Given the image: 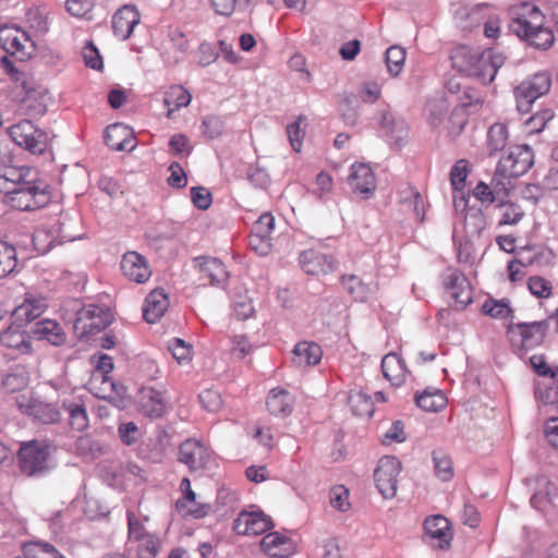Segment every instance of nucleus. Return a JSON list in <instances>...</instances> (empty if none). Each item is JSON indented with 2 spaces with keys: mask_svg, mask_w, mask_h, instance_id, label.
I'll return each mask as SVG.
<instances>
[{
  "mask_svg": "<svg viewBox=\"0 0 558 558\" xmlns=\"http://www.w3.org/2000/svg\"><path fill=\"white\" fill-rule=\"evenodd\" d=\"M444 287L458 308L472 302V289L466 277L458 269L448 268L442 276Z\"/></svg>",
  "mask_w": 558,
  "mask_h": 558,
  "instance_id": "12",
  "label": "nucleus"
},
{
  "mask_svg": "<svg viewBox=\"0 0 558 558\" xmlns=\"http://www.w3.org/2000/svg\"><path fill=\"white\" fill-rule=\"evenodd\" d=\"M448 109V104L442 97L429 100L427 104L428 123L433 128L440 125L447 116Z\"/></svg>",
  "mask_w": 558,
  "mask_h": 558,
  "instance_id": "45",
  "label": "nucleus"
},
{
  "mask_svg": "<svg viewBox=\"0 0 558 558\" xmlns=\"http://www.w3.org/2000/svg\"><path fill=\"white\" fill-rule=\"evenodd\" d=\"M342 284L348 293L359 302H365L378 290V284L374 280H364L355 275L342 277Z\"/></svg>",
  "mask_w": 558,
  "mask_h": 558,
  "instance_id": "25",
  "label": "nucleus"
},
{
  "mask_svg": "<svg viewBox=\"0 0 558 558\" xmlns=\"http://www.w3.org/2000/svg\"><path fill=\"white\" fill-rule=\"evenodd\" d=\"M123 275L131 281L143 283L151 276V270L144 256L136 252H128L121 260Z\"/></svg>",
  "mask_w": 558,
  "mask_h": 558,
  "instance_id": "21",
  "label": "nucleus"
},
{
  "mask_svg": "<svg viewBox=\"0 0 558 558\" xmlns=\"http://www.w3.org/2000/svg\"><path fill=\"white\" fill-rule=\"evenodd\" d=\"M105 141L109 148L117 151H131L136 146L131 129L123 123L109 125L105 132Z\"/></svg>",
  "mask_w": 558,
  "mask_h": 558,
  "instance_id": "22",
  "label": "nucleus"
},
{
  "mask_svg": "<svg viewBox=\"0 0 558 558\" xmlns=\"http://www.w3.org/2000/svg\"><path fill=\"white\" fill-rule=\"evenodd\" d=\"M266 405L276 416H287L292 412L293 398L284 389L275 388L267 398Z\"/></svg>",
  "mask_w": 558,
  "mask_h": 558,
  "instance_id": "30",
  "label": "nucleus"
},
{
  "mask_svg": "<svg viewBox=\"0 0 558 558\" xmlns=\"http://www.w3.org/2000/svg\"><path fill=\"white\" fill-rule=\"evenodd\" d=\"M468 174V161L464 159L458 160L450 172V182L456 192L462 190Z\"/></svg>",
  "mask_w": 558,
  "mask_h": 558,
  "instance_id": "50",
  "label": "nucleus"
},
{
  "mask_svg": "<svg viewBox=\"0 0 558 558\" xmlns=\"http://www.w3.org/2000/svg\"><path fill=\"white\" fill-rule=\"evenodd\" d=\"M194 263L201 274V280H207L211 286H223L227 282L229 272L220 259L215 257H196Z\"/></svg>",
  "mask_w": 558,
  "mask_h": 558,
  "instance_id": "20",
  "label": "nucleus"
},
{
  "mask_svg": "<svg viewBox=\"0 0 558 558\" xmlns=\"http://www.w3.org/2000/svg\"><path fill=\"white\" fill-rule=\"evenodd\" d=\"M192 100V95L183 86H171L165 94L163 104L168 107L167 117L172 118L173 112L180 108L187 107Z\"/></svg>",
  "mask_w": 558,
  "mask_h": 558,
  "instance_id": "32",
  "label": "nucleus"
},
{
  "mask_svg": "<svg viewBox=\"0 0 558 558\" xmlns=\"http://www.w3.org/2000/svg\"><path fill=\"white\" fill-rule=\"evenodd\" d=\"M544 435L547 442L558 451V416L547 418Z\"/></svg>",
  "mask_w": 558,
  "mask_h": 558,
  "instance_id": "64",
  "label": "nucleus"
},
{
  "mask_svg": "<svg viewBox=\"0 0 558 558\" xmlns=\"http://www.w3.org/2000/svg\"><path fill=\"white\" fill-rule=\"evenodd\" d=\"M405 56V50L400 46H391L387 49L385 61L387 70L392 76H398L403 70Z\"/></svg>",
  "mask_w": 558,
  "mask_h": 558,
  "instance_id": "43",
  "label": "nucleus"
},
{
  "mask_svg": "<svg viewBox=\"0 0 558 558\" xmlns=\"http://www.w3.org/2000/svg\"><path fill=\"white\" fill-rule=\"evenodd\" d=\"M511 29L520 37L529 29H536L544 25L545 16L541 10L532 3H521L512 9Z\"/></svg>",
  "mask_w": 558,
  "mask_h": 558,
  "instance_id": "13",
  "label": "nucleus"
},
{
  "mask_svg": "<svg viewBox=\"0 0 558 558\" xmlns=\"http://www.w3.org/2000/svg\"><path fill=\"white\" fill-rule=\"evenodd\" d=\"M451 62L459 72L477 77L483 84H489L494 81L498 69L502 66L505 56L492 49L480 51L460 46L453 50Z\"/></svg>",
  "mask_w": 558,
  "mask_h": 558,
  "instance_id": "1",
  "label": "nucleus"
},
{
  "mask_svg": "<svg viewBox=\"0 0 558 558\" xmlns=\"http://www.w3.org/2000/svg\"><path fill=\"white\" fill-rule=\"evenodd\" d=\"M32 333L38 340H47L53 345H61L65 342V333L62 327L51 319H44L36 323L32 329Z\"/></svg>",
  "mask_w": 558,
  "mask_h": 558,
  "instance_id": "29",
  "label": "nucleus"
},
{
  "mask_svg": "<svg viewBox=\"0 0 558 558\" xmlns=\"http://www.w3.org/2000/svg\"><path fill=\"white\" fill-rule=\"evenodd\" d=\"M482 313L492 318L504 319L511 314V308L507 300L487 299L482 305Z\"/></svg>",
  "mask_w": 558,
  "mask_h": 558,
  "instance_id": "46",
  "label": "nucleus"
},
{
  "mask_svg": "<svg viewBox=\"0 0 558 558\" xmlns=\"http://www.w3.org/2000/svg\"><path fill=\"white\" fill-rule=\"evenodd\" d=\"M272 238L268 235H263L259 233H255L251 231L250 235V246L260 256H266L270 253L272 243Z\"/></svg>",
  "mask_w": 558,
  "mask_h": 558,
  "instance_id": "51",
  "label": "nucleus"
},
{
  "mask_svg": "<svg viewBox=\"0 0 558 558\" xmlns=\"http://www.w3.org/2000/svg\"><path fill=\"white\" fill-rule=\"evenodd\" d=\"M418 408L427 412H437L446 405V398L440 390H424L415 398Z\"/></svg>",
  "mask_w": 558,
  "mask_h": 558,
  "instance_id": "36",
  "label": "nucleus"
},
{
  "mask_svg": "<svg viewBox=\"0 0 558 558\" xmlns=\"http://www.w3.org/2000/svg\"><path fill=\"white\" fill-rule=\"evenodd\" d=\"M348 180L353 192L362 194L365 198L373 195L376 190V178L367 163L352 165Z\"/></svg>",
  "mask_w": 558,
  "mask_h": 558,
  "instance_id": "18",
  "label": "nucleus"
},
{
  "mask_svg": "<svg viewBox=\"0 0 558 558\" xmlns=\"http://www.w3.org/2000/svg\"><path fill=\"white\" fill-rule=\"evenodd\" d=\"M143 409L150 417H160L167 409V403L160 391L149 389L144 396Z\"/></svg>",
  "mask_w": 558,
  "mask_h": 558,
  "instance_id": "38",
  "label": "nucleus"
},
{
  "mask_svg": "<svg viewBox=\"0 0 558 558\" xmlns=\"http://www.w3.org/2000/svg\"><path fill=\"white\" fill-rule=\"evenodd\" d=\"M553 118H554V113L551 110H544V111H541V112L532 116L526 121L529 131L535 132V133L541 132L546 126L547 122L550 121Z\"/></svg>",
  "mask_w": 558,
  "mask_h": 558,
  "instance_id": "62",
  "label": "nucleus"
},
{
  "mask_svg": "<svg viewBox=\"0 0 558 558\" xmlns=\"http://www.w3.org/2000/svg\"><path fill=\"white\" fill-rule=\"evenodd\" d=\"M302 117H299L298 121L289 124L287 126V134L289 142L294 151L299 153L302 147V140L304 136V131L301 129Z\"/></svg>",
  "mask_w": 558,
  "mask_h": 558,
  "instance_id": "59",
  "label": "nucleus"
},
{
  "mask_svg": "<svg viewBox=\"0 0 558 558\" xmlns=\"http://www.w3.org/2000/svg\"><path fill=\"white\" fill-rule=\"evenodd\" d=\"M14 558H65L54 546L44 542H29L22 548L21 555Z\"/></svg>",
  "mask_w": 558,
  "mask_h": 558,
  "instance_id": "33",
  "label": "nucleus"
},
{
  "mask_svg": "<svg viewBox=\"0 0 558 558\" xmlns=\"http://www.w3.org/2000/svg\"><path fill=\"white\" fill-rule=\"evenodd\" d=\"M16 265L15 248L11 244L0 241V279L13 272Z\"/></svg>",
  "mask_w": 558,
  "mask_h": 558,
  "instance_id": "42",
  "label": "nucleus"
},
{
  "mask_svg": "<svg viewBox=\"0 0 558 558\" xmlns=\"http://www.w3.org/2000/svg\"><path fill=\"white\" fill-rule=\"evenodd\" d=\"M59 401L69 414V424L72 429L83 432L88 428L89 416L87 413V404L82 396L62 393Z\"/></svg>",
  "mask_w": 558,
  "mask_h": 558,
  "instance_id": "15",
  "label": "nucleus"
},
{
  "mask_svg": "<svg viewBox=\"0 0 558 558\" xmlns=\"http://www.w3.org/2000/svg\"><path fill=\"white\" fill-rule=\"evenodd\" d=\"M21 471L28 475H41L50 469V448L43 441L23 444L19 450Z\"/></svg>",
  "mask_w": 558,
  "mask_h": 558,
  "instance_id": "5",
  "label": "nucleus"
},
{
  "mask_svg": "<svg viewBox=\"0 0 558 558\" xmlns=\"http://www.w3.org/2000/svg\"><path fill=\"white\" fill-rule=\"evenodd\" d=\"M330 505L339 510L347 511L350 508L349 490L344 486H336L330 490Z\"/></svg>",
  "mask_w": 558,
  "mask_h": 558,
  "instance_id": "53",
  "label": "nucleus"
},
{
  "mask_svg": "<svg viewBox=\"0 0 558 558\" xmlns=\"http://www.w3.org/2000/svg\"><path fill=\"white\" fill-rule=\"evenodd\" d=\"M141 22L140 12L134 5L125 4L120 8L112 17V29L116 37L126 40L134 27Z\"/></svg>",
  "mask_w": 558,
  "mask_h": 558,
  "instance_id": "19",
  "label": "nucleus"
},
{
  "mask_svg": "<svg viewBox=\"0 0 558 558\" xmlns=\"http://www.w3.org/2000/svg\"><path fill=\"white\" fill-rule=\"evenodd\" d=\"M111 322L112 314L108 308L89 304L77 311L74 329L81 335H93L106 328Z\"/></svg>",
  "mask_w": 558,
  "mask_h": 558,
  "instance_id": "8",
  "label": "nucleus"
},
{
  "mask_svg": "<svg viewBox=\"0 0 558 558\" xmlns=\"http://www.w3.org/2000/svg\"><path fill=\"white\" fill-rule=\"evenodd\" d=\"M135 544L134 550L137 558H156L160 548V539L156 534L143 541H138Z\"/></svg>",
  "mask_w": 558,
  "mask_h": 558,
  "instance_id": "49",
  "label": "nucleus"
},
{
  "mask_svg": "<svg viewBox=\"0 0 558 558\" xmlns=\"http://www.w3.org/2000/svg\"><path fill=\"white\" fill-rule=\"evenodd\" d=\"M168 306L169 300L163 290H153L146 298L143 317L147 323L154 324L163 316Z\"/></svg>",
  "mask_w": 558,
  "mask_h": 558,
  "instance_id": "26",
  "label": "nucleus"
},
{
  "mask_svg": "<svg viewBox=\"0 0 558 558\" xmlns=\"http://www.w3.org/2000/svg\"><path fill=\"white\" fill-rule=\"evenodd\" d=\"M501 218L499 225H517L523 217L524 213L514 204H501Z\"/></svg>",
  "mask_w": 558,
  "mask_h": 558,
  "instance_id": "55",
  "label": "nucleus"
},
{
  "mask_svg": "<svg viewBox=\"0 0 558 558\" xmlns=\"http://www.w3.org/2000/svg\"><path fill=\"white\" fill-rule=\"evenodd\" d=\"M10 136L21 147L40 155L47 148L46 135L35 128L29 120H23L10 128Z\"/></svg>",
  "mask_w": 558,
  "mask_h": 558,
  "instance_id": "10",
  "label": "nucleus"
},
{
  "mask_svg": "<svg viewBox=\"0 0 558 558\" xmlns=\"http://www.w3.org/2000/svg\"><path fill=\"white\" fill-rule=\"evenodd\" d=\"M381 369L385 378L393 386L402 385L408 374L403 360L395 352H390L383 357Z\"/></svg>",
  "mask_w": 558,
  "mask_h": 558,
  "instance_id": "27",
  "label": "nucleus"
},
{
  "mask_svg": "<svg viewBox=\"0 0 558 558\" xmlns=\"http://www.w3.org/2000/svg\"><path fill=\"white\" fill-rule=\"evenodd\" d=\"M401 462L392 456L383 457L374 472L376 487L384 498H393L397 494L398 475Z\"/></svg>",
  "mask_w": 558,
  "mask_h": 558,
  "instance_id": "9",
  "label": "nucleus"
},
{
  "mask_svg": "<svg viewBox=\"0 0 558 558\" xmlns=\"http://www.w3.org/2000/svg\"><path fill=\"white\" fill-rule=\"evenodd\" d=\"M381 126L386 130V134L396 144H402L408 137V128L403 121H396L391 114H384Z\"/></svg>",
  "mask_w": 558,
  "mask_h": 558,
  "instance_id": "39",
  "label": "nucleus"
},
{
  "mask_svg": "<svg viewBox=\"0 0 558 558\" xmlns=\"http://www.w3.org/2000/svg\"><path fill=\"white\" fill-rule=\"evenodd\" d=\"M551 86V77L547 72H538L514 88L517 109L520 112H529L536 99L547 94Z\"/></svg>",
  "mask_w": 558,
  "mask_h": 558,
  "instance_id": "7",
  "label": "nucleus"
},
{
  "mask_svg": "<svg viewBox=\"0 0 558 558\" xmlns=\"http://www.w3.org/2000/svg\"><path fill=\"white\" fill-rule=\"evenodd\" d=\"M29 378L24 368H16L15 371L5 374L2 377V388L9 393L21 391L27 387Z\"/></svg>",
  "mask_w": 558,
  "mask_h": 558,
  "instance_id": "41",
  "label": "nucleus"
},
{
  "mask_svg": "<svg viewBox=\"0 0 558 558\" xmlns=\"http://www.w3.org/2000/svg\"><path fill=\"white\" fill-rule=\"evenodd\" d=\"M534 163V154L527 145H517L509 148L506 156L498 161L493 187L505 191V179L518 178L526 173Z\"/></svg>",
  "mask_w": 558,
  "mask_h": 558,
  "instance_id": "2",
  "label": "nucleus"
},
{
  "mask_svg": "<svg viewBox=\"0 0 558 558\" xmlns=\"http://www.w3.org/2000/svg\"><path fill=\"white\" fill-rule=\"evenodd\" d=\"M274 523L260 511H242L233 522V530L242 535H258L270 530Z\"/></svg>",
  "mask_w": 558,
  "mask_h": 558,
  "instance_id": "16",
  "label": "nucleus"
},
{
  "mask_svg": "<svg viewBox=\"0 0 558 558\" xmlns=\"http://www.w3.org/2000/svg\"><path fill=\"white\" fill-rule=\"evenodd\" d=\"M82 56L86 66L98 71L104 68L102 58L93 43L86 44L83 48Z\"/></svg>",
  "mask_w": 558,
  "mask_h": 558,
  "instance_id": "56",
  "label": "nucleus"
},
{
  "mask_svg": "<svg viewBox=\"0 0 558 558\" xmlns=\"http://www.w3.org/2000/svg\"><path fill=\"white\" fill-rule=\"evenodd\" d=\"M169 349L179 364L187 363L192 359V347L179 338L173 339Z\"/></svg>",
  "mask_w": 558,
  "mask_h": 558,
  "instance_id": "52",
  "label": "nucleus"
},
{
  "mask_svg": "<svg viewBox=\"0 0 558 558\" xmlns=\"http://www.w3.org/2000/svg\"><path fill=\"white\" fill-rule=\"evenodd\" d=\"M508 141L507 126L502 123L493 124L487 132V148L489 155H494L502 150Z\"/></svg>",
  "mask_w": 558,
  "mask_h": 558,
  "instance_id": "40",
  "label": "nucleus"
},
{
  "mask_svg": "<svg viewBox=\"0 0 558 558\" xmlns=\"http://www.w3.org/2000/svg\"><path fill=\"white\" fill-rule=\"evenodd\" d=\"M432 458L436 476L444 482L451 480L453 477V463L449 454L441 449H435L432 452Z\"/></svg>",
  "mask_w": 558,
  "mask_h": 558,
  "instance_id": "37",
  "label": "nucleus"
},
{
  "mask_svg": "<svg viewBox=\"0 0 558 558\" xmlns=\"http://www.w3.org/2000/svg\"><path fill=\"white\" fill-rule=\"evenodd\" d=\"M260 546L267 555L275 558L290 557L295 550L293 541L278 532L266 534L260 541Z\"/></svg>",
  "mask_w": 558,
  "mask_h": 558,
  "instance_id": "23",
  "label": "nucleus"
},
{
  "mask_svg": "<svg viewBox=\"0 0 558 558\" xmlns=\"http://www.w3.org/2000/svg\"><path fill=\"white\" fill-rule=\"evenodd\" d=\"M118 433L122 442L126 446L135 444L140 435L138 427L133 422L121 424L118 428Z\"/></svg>",
  "mask_w": 558,
  "mask_h": 558,
  "instance_id": "63",
  "label": "nucleus"
},
{
  "mask_svg": "<svg viewBox=\"0 0 558 558\" xmlns=\"http://www.w3.org/2000/svg\"><path fill=\"white\" fill-rule=\"evenodd\" d=\"M352 412L359 416H372L374 404L372 398L362 390H352L348 398Z\"/></svg>",
  "mask_w": 558,
  "mask_h": 558,
  "instance_id": "35",
  "label": "nucleus"
},
{
  "mask_svg": "<svg viewBox=\"0 0 558 558\" xmlns=\"http://www.w3.org/2000/svg\"><path fill=\"white\" fill-rule=\"evenodd\" d=\"M2 342L10 347L27 352L29 350V343L25 340L23 333L15 330H8L1 337Z\"/></svg>",
  "mask_w": 558,
  "mask_h": 558,
  "instance_id": "57",
  "label": "nucleus"
},
{
  "mask_svg": "<svg viewBox=\"0 0 558 558\" xmlns=\"http://www.w3.org/2000/svg\"><path fill=\"white\" fill-rule=\"evenodd\" d=\"M191 198L193 204L202 210L207 209L211 204V193L203 186H194L191 189Z\"/></svg>",
  "mask_w": 558,
  "mask_h": 558,
  "instance_id": "60",
  "label": "nucleus"
},
{
  "mask_svg": "<svg viewBox=\"0 0 558 558\" xmlns=\"http://www.w3.org/2000/svg\"><path fill=\"white\" fill-rule=\"evenodd\" d=\"M424 530L432 539L437 541L436 546L438 548L446 549L449 547L452 534L449 521L444 515L437 514L427 518L424 522Z\"/></svg>",
  "mask_w": 558,
  "mask_h": 558,
  "instance_id": "24",
  "label": "nucleus"
},
{
  "mask_svg": "<svg viewBox=\"0 0 558 558\" xmlns=\"http://www.w3.org/2000/svg\"><path fill=\"white\" fill-rule=\"evenodd\" d=\"M210 458L209 449L196 439H187L179 448V461L192 472L205 469Z\"/></svg>",
  "mask_w": 558,
  "mask_h": 558,
  "instance_id": "14",
  "label": "nucleus"
},
{
  "mask_svg": "<svg viewBox=\"0 0 558 558\" xmlns=\"http://www.w3.org/2000/svg\"><path fill=\"white\" fill-rule=\"evenodd\" d=\"M48 303L41 294L26 293L22 304L15 307L12 317L14 324L24 326L38 318L47 308Z\"/></svg>",
  "mask_w": 558,
  "mask_h": 558,
  "instance_id": "17",
  "label": "nucleus"
},
{
  "mask_svg": "<svg viewBox=\"0 0 558 558\" xmlns=\"http://www.w3.org/2000/svg\"><path fill=\"white\" fill-rule=\"evenodd\" d=\"M293 355V363L296 366H311L316 365L320 361L323 351L314 342H300L295 345Z\"/></svg>",
  "mask_w": 558,
  "mask_h": 558,
  "instance_id": "31",
  "label": "nucleus"
},
{
  "mask_svg": "<svg viewBox=\"0 0 558 558\" xmlns=\"http://www.w3.org/2000/svg\"><path fill=\"white\" fill-rule=\"evenodd\" d=\"M402 203L409 209H412L415 219L424 220V202L420 193L411 187L402 192Z\"/></svg>",
  "mask_w": 558,
  "mask_h": 558,
  "instance_id": "48",
  "label": "nucleus"
},
{
  "mask_svg": "<svg viewBox=\"0 0 558 558\" xmlns=\"http://www.w3.org/2000/svg\"><path fill=\"white\" fill-rule=\"evenodd\" d=\"M520 37L527 40L532 46L541 49H547L554 43L553 32L549 28H545L543 25L536 29H529L526 34Z\"/></svg>",
  "mask_w": 558,
  "mask_h": 558,
  "instance_id": "44",
  "label": "nucleus"
},
{
  "mask_svg": "<svg viewBox=\"0 0 558 558\" xmlns=\"http://www.w3.org/2000/svg\"><path fill=\"white\" fill-rule=\"evenodd\" d=\"M32 174L31 168L4 166L0 168V190L7 194L8 190H13L31 180Z\"/></svg>",
  "mask_w": 558,
  "mask_h": 558,
  "instance_id": "28",
  "label": "nucleus"
},
{
  "mask_svg": "<svg viewBox=\"0 0 558 558\" xmlns=\"http://www.w3.org/2000/svg\"><path fill=\"white\" fill-rule=\"evenodd\" d=\"M5 197L9 205L17 210H36L48 204L50 199L48 185L33 179L13 190H8Z\"/></svg>",
  "mask_w": 558,
  "mask_h": 558,
  "instance_id": "3",
  "label": "nucleus"
},
{
  "mask_svg": "<svg viewBox=\"0 0 558 558\" xmlns=\"http://www.w3.org/2000/svg\"><path fill=\"white\" fill-rule=\"evenodd\" d=\"M128 536L129 543L135 544L138 541L149 537L153 533H149L143 522L135 515L134 512L128 511Z\"/></svg>",
  "mask_w": 558,
  "mask_h": 558,
  "instance_id": "47",
  "label": "nucleus"
},
{
  "mask_svg": "<svg viewBox=\"0 0 558 558\" xmlns=\"http://www.w3.org/2000/svg\"><path fill=\"white\" fill-rule=\"evenodd\" d=\"M0 46L20 61L31 59L36 52V44L31 36L16 25L0 27Z\"/></svg>",
  "mask_w": 558,
  "mask_h": 558,
  "instance_id": "6",
  "label": "nucleus"
},
{
  "mask_svg": "<svg viewBox=\"0 0 558 558\" xmlns=\"http://www.w3.org/2000/svg\"><path fill=\"white\" fill-rule=\"evenodd\" d=\"M16 405L23 414L43 424H56L62 418L54 404L38 399L21 396L16 399Z\"/></svg>",
  "mask_w": 558,
  "mask_h": 558,
  "instance_id": "11",
  "label": "nucleus"
},
{
  "mask_svg": "<svg viewBox=\"0 0 558 558\" xmlns=\"http://www.w3.org/2000/svg\"><path fill=\"white\" fill-rule=\"evenodd\" d=\"M198 398L203 408L208 410L209 412H216L222 405L220 393L213 389L204 390Z\"/></svg>",
  "mask_w": 558,
  "mask_h": 558,
  "instance_id": "58",
  "label": "nucleus"
},
{
  "mask_svg": "<svg viewBox=\"0 0 558 558\" xmlns=\"http://www.w3.org/2000/svg\"><path fill=\"white\" fill-rule=\"evenodd\" d=\"M324 255L313 251H306L300 254V264L307 274L316 275L319 272L318 266Z\"/></svg>",
  "mask_w": 558,
  "mask_h": 558,
  "instance_id": "54",
  "label": "nucleus"
},
{
  "mask_svg": "<svg viewBox=\"0 0 558 558\" xmlns=\"http://www.w3.org/2000/svg\"><path fill=\"white\" fill-rule=\"evenodd\" d=\"M535 396L541 412L549 414L558 410V385L538 386Z\"/></svg>",
  "mask_w": 558,
  "mask_h": 558,
  "instance_id": "34",
  "label": "nucleus"
},
{
  "mask_svg": "<svg viewBox=\"0 0 558 558\" xmlns=\"http://www.w3.org/2000/svg\"><path fill=\"white\" fill-rule=\"evenodd\" d=\"M527 286L531 293L537 298H548L551 293L550 283L542 277H531Z\"/></svg>",
  "mask_w": 558,
  "mask_h": 558,
  "instance_id": "61",
  "label": "nucleus"
},
{
  "mask_svg": "<svg viewBox=\"0 0 558 558\" xmlns=\"http://www.w3.org/2000/svg\"><path fill=\"white\" fill-rule=\"evenodd\" d=\"M547 328L548 324L545 320L519 323L511 324L508 327L507 333L518 354L523 355L529 350H532L543 343Z\"/></svg>",
  "mask_w": 558,
  "mask_h": 558,
  "instance_id": "4",
  "label": "nucleus"
}]
</instances>
